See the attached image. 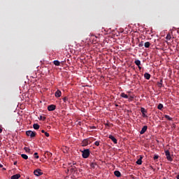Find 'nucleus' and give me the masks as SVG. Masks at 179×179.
Masks as SVG:
<instances>
[{
    "label": "nucleus",
    "mask_w": 179,
    "mask_h": 179,
    "mask_svg": "<svg viewBox=\"0 0 179 179\" xmlns=\"http://www.w3.org/2000/svg\"><path fill=\"white\" fill-rule=\"evenodd\" d=\"M24 150H25V152H30V148H24Z\"/></svg>",
    "instance_id": "27"
},
{
    "label": "nucleus",
    "mask_w": 179,
    "mask_h": 179,
    "mask_svg": "<svg viewBox=\"0 0 179 179\" xmlns=\"http://www.w3.org/2000/svg\"><path fill=\"white\" fill-rule=\"evenodd\" d=\"M20 178V174L13 175L10 179H19Z\"/></svg>",
    "instance_id": "11"
},
{
    "label": "nucleus",
    "mask_w": 179,
    "mask_h": 179,
    "mask_svg": "<svg viewBox=\"0 0 179 179\" xmlns=\"http://www.w3.org/2000/svg\"><path fill=\"white\" fill-rule=\"evenodd\" d=\"M27 179H29V178H27Z\"/></svg>",
    "instance_id": "45"
},
{
    "label": "nucleus",
    "mask_w": 179,
    "mask_h": 179,
    "mask_svg": "<svg viewBox=\"0 0 179 179\" xmlns=\"http://www.w3.org/2000/svg\"><path fill=\"white\" fill-rule=\"evenodd\" d=\"M165 118L166 120H169V121H172V117H171L170 116H169V115H165Z\"/></svg>",
    "instance_id": "21"
},
{
    "label": "nucleus",
    "mask_w": 179,
    "mask_h": 179,
    "mask_svg": "<svg viewBox=\"0 0 179 179\" xmlns=\"http://www.w3.org/2000/svg\"><path fill=\"white\" fill-rule=\"evenodd\" d=\"M52 155V154H49V156H51Z\"/></svg>",
    "instance_id": "44"
},
{
    "label": "nucleus",
    "mask_w": 179,
    "mask_h": 179,
    "mask_svg": "<svg viewBox=\"0 0 179 179\" xmlns=\"http://www.w3.org/2000/svg\"><path fill=\"white\" fill-rule=\"evenodd\" d=\"M157 83H161V84H162V79H161L159 82H157Z\"/></svg>",
    "instance_id": "35"
},
{
    "label": "nucleus",
    "mask_w": 179,
    "mask_h": 179,
    "mask_svg": "<svg viewBox=\"0 0 179 179\" xmlns=\"http://www.w3.org/2000/svg\"><path fill=\"white\" fill-rule=\"evenodd\" d=\"M34 158H36V159H38L39 158L38 153L34 152Z\"/></svg>",
    "instance_id": "26"
},
{
    "label": "nucleus",
    "mask_w": 179,
    "mask_h": 179,
    "mask_svg": "<svg viewBox=\"0 0 179 179\" xmlns=\"http://www.w3.org/2000/svg\"><path fill=\"white\" fill-rule=\"evenodd\" d=\"M67 101H68V97L67 96L63 98V101H64V103H66Z\"/></svg>",
    "instance_id": "29"
},
{
    "label": "nucleus",
    "mask_w": 179,
    "mask_h": 179,
    "mask_svg": "<svg viewBox=\"0 0 179 179\" xmlns=\"http://www.w3.org/2000/svg\"><path fill=\"white\" fill-rule=\"evenodd\" d=\"M36 131H26V136H29L31 138L36 137Z\"/></svg>",
    "instance_id": "3"
},
{
    "label": "nucleus",
    "mask_w": 179,
    "mask_h": 179,
    "mask_svg": "<svg viewBox=\"0 0 179 179\" xmlns=\"http://www.w3.org/2000/svg\"><path fill=\"white\" fill-rule=\"evenodd\" d=\"M165 156H166V159H167V161L169 162L173 161V159L171 157L170 151L165 150Z\"/></svg>",
    "instance_id": "2"
},
{
    "label": "nucleus",
    "mask_w": 179,
    "mask_h": 179,
    "mask_svg": "<svg viewBox=\"0 0 179 179\" xmlns=\"http://www.w3.org/2000/svg\"><path fill=\"white\" fill-rule=\"evenodd\" d=\"M144 79L149 80L150 79V74L148 73H144Z\"/></svg>",
    "instance_id": "12"
},
{
    "label": "nucleus",
    "mask_w": 179,
    "mask_h": 179,
    "mask_svg": "<svg viewBox=\"0 0 179 179\" xmlns=\"http://www.w3.org/2000/svg\"><path fill=\"white\" fill-rule=\"evenodd\" d=\"M74 170H75V167L74 166L71 168V173L74 172Z\"/></svg>",
    "instance_id": "32"
},
{
    "label": "nucleus",
    "mask_w": 179,
    "mask_h": 179,
    "mask_svg": "<svg viewBox=\"0 0 179 179\" xmlns=\"http://www.w3.org/2000/svg\"><path fill=\"white\" fill-rule=\"evenodd\" d=\"M44 134L45 135L46 137H49L50 136L49 133H48V132L44 133Z\"/></svg>",
    "instance_id": "34"
},
{
    "label": "nucleus",
    "mask_w": 179,
    "mask_h": 179,
    "mask_svg": "<svg viewBox=\"0 0 179 179\" xmlns=\"http://www.w3.org/2000/svg\"><path fill=\"white\" fill-rule=\"evenodd\" d=\"M94 145L95 146H99V141H95Z\"/></svg>",
    "instance_id": "31"
},
{
    "label": "nucleus",
    "mask_w": 179,
    "mask_h": 179,
    "mask_svg": "<svg viewBox=\"0 0 179 179\" xmlns=\"http://www.w3.org/2000/svg\"><path fill=\"white\" fill-rule=\"evenodd\" d=\"M2 133V129H0V134Z\"/></svg>",
    "instance_id": "42"
},
{
    "label": "nucleus",
    "mask_w": 179,
    "mask_h": 179,
    "mask_svg": "<svg viewBox=\"0 0 179 179\" xmlns=\"http://www.w3.org/2000/svg\"><path fill=\"white\" fill-rule=\"evenodd\" d=\"M34 129L38 130L39 129V124H34Z\"/></svg>",
    "instance_id": "17"
},
{
    "label": "nucleus",
    "mask_w": 179,
    "mask_h": 179,
    "mask_svg": "<svg viewBox=\"0 0 179 179\" xmlns=\"http://www.w3.org/2000/svg\"><path fill=\"white\" fill-rule=\"evenodd\" d=\"M60 62H59V61H58V60H55L54 61V65L55 66H60Z\"/></svg>",
    "instance_id": "16"
},
{
    "label": "nucleus",
    "mask_w": 179,
    "mask_h": 179,
    "mask_svg": "<svg viewBox=\"0 0 179 179\" xmlns=\"http://www.w3.org/2000/svg\"><path fill=\"white\" fill-rule=\"evenodd\" d=\"M150 46V43L149 42L144 43V48H148Z\"/></svg>",
    "instance_id": "18"
},
{
    "label": "nucleus",
    "mask_w": 179,
    "mask_h": 179,
    "mask_svg": "<svg viewBox=\"0 0 179 179\" xmlns=\"http://www.w3.org/2000/svg\"><path fill=\"white\" fill-rule=\"evenodd\" d=\"M92 129H96V127L94 126L92 127Z\"/></svg>",
    "instance_id": "37"
},
{
    "label": "nucleus",
    "mask_w": 179,
    "mask_h": 179,
    "mask_svg": "<svg viewBox=\"0 0 179 179\" xmlns=\"http://www.w3.org/2000/svg\"><path fill=\"white\" fill-rule=\"evenodd\" d=\"M42 133L45 134L47 132L45 131H44V130H42Z\"/></svg>",
    "instance_id": "39"
},
{
    "label": "nucleus",
    "mask_w": 179,
    "mask_h": 179,
    "mask_svg": "<svg viewBox=\"0 0 179 179\" xmlns=\"http://www.w3.org/2000/svg\"><path fill=\"white\" fill-rule=\"evenodd\" d=\"M56 109V106L55 105H50L48 106V110L49 111H55Z\"/></svg>",
    "instance_id": "7"
},
{
    "label": "nucleus",
    "mask_w": 179,
    "mask_h": 179,
    "mask_svg": "<svg viewBox=\"0 0 179 179\" xmlns=\"http://www.w3.org/2000/svg\"><path fill=\"white\" fill-rule=\"evenodd\" d=\"M166 39L167 41H170L171 40V34H167V36H166Z\"/></svg>",
    "instance_id": "24"
},
{
    "label": "nucleus",
    "mask_w": 179,
    "mask_h": 179,
    "mask_svg": "<svg viewBox=\"0 0 179 179\" xmlns=\"http://www.w3.org/2000/svg\"><path fill=\"white\" fill-rule=\"evenodd\" d=\"M136 164H138V165H141L142 164V157H141L140 159H137Z\"/></svg>",
    "instance_id": "19"
},
{
    "label": "nucleus",
    "mask_w": 179,
    "mask_h": 179,
    "mask_svg": "<svg viewBox=\"0 0 179 179\" xmlns=\"http://www.w3.org/2000/svg\"><path fill=\"white\" fill-rule=\"evenodd\" d=\"M143 46V42H141L140 44H138V47L141 48Z\"/></svg>",
    "instance_id": "33"
},
{
    "label": "nucleus",
    "mask_w": 179,
    "mask_h": 179,
    "mask_svg": "<svg viewBox=\"0 0 179 179\" xmlns=\"http://www.w3.org/2000/svg\"><path fill=\"white\" fill-rule=\"evenodd\" d=\"M114 174H115V176L116 177H118V178L121 177V172H120V171H115L114 172Z\"/></svg>",
    "instance_id": "13"
},
{
    "label": "nucleus",
    "mask_w": 179,
    "mask_h": 179,
    "mask_svg": "<svg viewBox=\"0 0 179 179\" xmlns=\"http://www.w3.org/2000/svg\"><path fill=\"white\" fill-rule=\"evenodd\" d=\"M21 157H22V159L25 160L29 159V157H27V155H26L25 154H21Z\"/></svg>",
    "instance_id": "22"
},
{
    "label": "nucleus",
    "mask_w": 179,
    "mask_h": 179,
    "mask_svg": "<svg viewBox=\"0 0 179 179\" xmlns=\"http://www.w3.org/2000/svg\"><path fill=\"white\" fill-rule=\"evenodd\" d=\"M138 67V69L141 70V66H137Z\"/></svg>",
    "instance_id": "38"
},
{
    "label": "nucleus",
    "mask_w": 179,
    "mask_h": 179,
    "mask_svg": "<svg viewBox=\"0 0 179 179\" xmlns=\"http://www.w3.org/2000/svg\"><path fill=\"white\" fill-rule=\"evenodd\" d=\"M90 166H91V169H95L96 166V162H91Z\"/></svg>",
    "instance_id": "15"
},
{
    "label": "nucleus",
    "mask_w": 179,
    "mask_h": 179,
    "mask_svg": "<svg viewBox=\"0 0 179 179\" xmlns=\"http://www.w3.org/2000/svg\"><path fill=\"white\" fill-rule=\"evenodd\" d=\"M120 97L128 99V95L125 94L124 93L120 94Z\"/></svg>",
    "instance_id": "20"
},
{
    "label": "nucleus",
    "mask_w": 179,
    "mask_h": 179,
    "mask_svg": "<svg viewBox=\"0 0 179 179\" xmlns=\"http://www.w3.org/2000/svg\"><path fill=\"white\" fill-rule=\"evenodd\" d=\"M2 167H3V166L1 164H0V168H2Z\"/></svg>",
    "instance_id": "41"
},
{
    "label": "nucleus",
    "mask_w": 179,
    "mask_h": 179,
    "mask_svg": "<svg viewBox=\"0 0 179 179\" xmlns=\"http://www.w3.org/2000/svg\"><path fill=\"white\" fill-rule=\"evenodd\" d=\"M141 113H142L143 117H148L147 115H145L147 113V110L145 108H141Z\"/></svg>",
    "instance_id": "5"
},
{
    "label": "nucleus",
    "mask_w": 179,
    "mask_h": 179,
    "mask_svg": "<svg viewBox=\"0 0 179 179\" xmlns=\"http://www.w3.org/2000/svg\"><path fill=\"white\" fill-rule=\"evenodd\" d=\"M17 162H14V163H13L14 166H16V165H17Z\"/></svg>",
    "instance_id": "36"
},
{
    "label": "nucleus",
    "mask_w": 179,
    "mask_h": 179,
    "mask_svg": "<svg viewBox=\"0 0 179 179\" xmlns=\"http://www.w3.org/2000/svg\"><path fill=\"white\" fill-rule=\"evenodd\" d=\"M177 179H179V175L177 176Z\"/></svg>",
    "instance_id": "43"
},
{
    "label": "nucleus",
    "mask_w": 179,
    "mask_h": 179,
    "mask_svg": "<svg viewBox=\"0 0 179 179\" xmlns=\"http://www.w3.org/2000/svg\"><path fill=\"white\" fill-rule=\"evenodd\" d=\"M34 174L36 176H41L43 175V173L41 172V169H37L34 171Z\"/></svg>",
    "instance_id": "6"
},
{
    "label": "nucleus",
    "mask_w": 179,
    "mask_h": 179,
    "mask_svg": "<svg viewBox=\"0 0 179 179\" xmlns=\"http://www.w3.org/2000/svg\"><path fill=\"white\" fill-rule=\"evenodd\" d=\"M90 143H91V141L89 138H85L83 141L82 143V146L83 147H86Z\"/></svg>",
    "instance_id": "4"
},
{
    "label": "nucleus",
    "mask_w": 179,
    "mask_h": 179,
    "mask_svg": "<svg viewBox=\"0 0 179 179\" xmlns=\"http://www.w3.org/2000/svg\"><path fill=\"white\" fill-rule=\"evenodd\" d=\"M45 120H46V117H44V116H41V117H39V120L45 121Z\"/></svg>",
    "instance_id": "25"
},
{
    "label": "nucleus",
    "mask_w": 179,
    "mask_h": 179,
    "mask_svg": "<svg viewBox=\"0 0 179 179\" xmlns=\"http://www.w3.org/2000/svg\"><path fill=\"white\" fill-rule=\"evenodd\" d=\"M83 159H87L88 157H90V150L86 149L83 150Z\"/></svg>",
    "instance_id": "1"
},
{
    "label": "nucleus",
    "mask_w": 179,
    "mask_h": 179,
    "mask_svg": "<svg viewBox=\"0 0 179 179\" xmlns=\"http://www.w3.org/2000/svg\"><path fill=\"white\" fill-rule=\"evenodd\" d=\"M157 159H159V156L158 155H154L153 159L157 160Z\"/></svg>",
    "instance_id": "30"
},
{
    "label": "nucleus",
    "mask_w": 179,
    "mask_h": 179,
    "mask_svg": "<svg viewBox=\"0 0 179 179\" xmlns=\"http://www.w3.org/2000/svg\"><path fill=\"white\" fill-rule=\"evenodd\" d=\"M147 129H148L147 126H143V127H142V129H141L140 134L143 135V134H145V131H147Z\"/></svg>",
    "instance_id": "8"
},
{
    "label": "nucleus",
    "mask_w": 179,
    "mask_h": 179,
    "mask_svg": "<svg viewBox=\"0 0 179 179\" xmlns=\"http://www.w3.org/2000/svg\"><path fill=\"white\" fill-rule=\"evenodd\" d=\"M62 94L61 91L59 90L57 91H56V92H55V96H56V97H61Z\"/></svg>",
    "instance_id": "10"
},
{
    "label": "nucleus",
    "mask_w": 179,
    "mask_h": 179,
    "mask_svg": "<svg viewBox=\"0 0 179 179\" xmlns=\"http://www.w3.org/2000/svg\"><path fill=\"white\" fill-rule=\"evenodd\" d=\"M134 63H135V64H136L137 66H141V61H140L138 59L135 60Z\"/></svg>",
    "instance_id": "14"
},
{
    "label": "nucleus",
    "mask_w": 179,
    "mask_h": 179,
    "mask_svg": "<svg viewBox=\"0 0 179 179\" xmlns=\"http://www.w3.org/2000/svg\"><path fill=\"white\" fill-rule=\"evenodd\" d=\"M157 87L162 88V83H157Z\"/></svg>",
    "instance_id": "28"
},
{
    "label": "nucleus",
    "mask_w": 179,
    "mask_h": 179,
    "mask_svg": "<svg viewBox=\"0 0 179 179\" xmlns=\"http://www.w3.org/2000/svg\"><path fill=\"white\" fill-rule=\"evenodd\" d=\"M105 126L108 127L109 126L108 123L105 124Z\"/></svg>",
    "instance_id": "40"
},
{
    "label": "nucleus",
    "mask_w": 179,
    "mask_h": 179,
    "mask_svg": "<svg viewBox=\"0 0 179 179\" xmlns=\"http://www.w3.org/2000/svg\"><path fill=\"white\" fill-rule=\"evenodd\" d=\"M108 138H109L110 140H111L112 142H113V143L117 144V139H116V138L113 137V135L108 136Z\"/></svg>",
    "instance_id": "9"
},
{
    "label": "nucleus",
    "mask_w": 179,
    "mask_h": 179,
    "mask_svg": "<svg viewBox=\"0 0 179 179\" xmlns=\"http://www.w3.org/2000/svg\"><path fill=\"white\" fill-rule=\"evenodd\" d=\"M162 108H164V106L162 103L157 105V109L161 110Z\"/></svg>",
    "instance_id": "23"
}]
</instances>
